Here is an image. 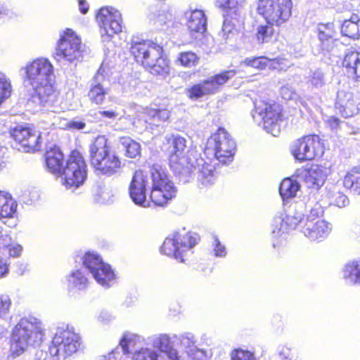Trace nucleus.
Returning a JSON list of instances; mask_svg holds the SVG:
<instances>
[{
    "label": "nucleus",
    "mask_w": 360,
    "mask_h": 360,
    "mask_svg": "<svg viewBox=\"0 0 360 360\" xmlns=\"http://www.w3.org/2000/svg\"><path fill=\"white\" fill-rule=\"evenodd\" d=\"M25 70V81L33 90V103L47 106L53 112H64L70 108V105L63 101L56 89L54 68L48 59L39 58L29 62Z\"/></svg>",
    "instance_id": "f257e3e1"
},
{
    "label": "nucleus",
    "mask_w": 360,
    "mask_h": 360,
    "mask_svg": "<svg viewBox=\"0 0 360 360\" xmlns=\"http://www.w3.org/2000/svg\"><path fill=\"white\" fill-rule=\"evenodd\" d=\"M169 140L172 143L169 165L176 175L186 182L196 172L198 179L202 185L207 186L214 184L216 176L213 165L205 162L202 158H191L188 152H186L187 141L184 137L172 136Z\"/></svg>",
    "instance_id": "f03ea898"
},
{
    "label": "nucleus",
    "mask_w": 360,
    "mask_h": 360,
    "mask_svg": "<svg viewBox=\"0 0 360 360\" xmlns=\"http://www.w3.org/2000/svg\"><path fill=\"white\" fill-rule=\"evenodd\" d=\"M91 165L101 174L112 176L120 172L122 161L105 135H98L89 145Z\"/></svg>",
    "instance_id": "7ed1b4c3"
},
{
    "label": "nucleus",
    "mask_w": 360,
    "mask_h": 360,
    "mask_svg": "<svg viewBox=\"0 0 360 360\" xmlns=\"http://www.w3.org/2000/svg\"><path fill=\"white\" fill-rule=\"evenodd\" d=\"M45 335L41 321L34 316L22 318L14 327L11 337V350L19 356L30 346H38Z\"/></svg>",
    "instance_id": "20e7f679"
},
{
    "label": "nucleus",
    "mask_w": 360,
    "mask_h": 360,
    "mask_svg": "<svg viewBox=\"0 0 360 360\" xmlns=\"http://www.w3.org/2000/svg\"><path fill=\"white\" fill-rule=\"evenodd\" d=\"M131 52L136 62L141 63L151 74L162 77L169 75V60L160 45L150 41H135L131 44Z\"/></svg>",
    "instance_id": "39448f33"
},
{
    "label": "nucleus",
    "mask_w": 360,
    "mask_h": 360,
    "mask_svg": "<svg viewBox=\"0 0 360 360\" xmlns=\"http://www.w3.org/2000/svg\"><path fill=\"white\" fill-rule=\"evenodd\" d=\"M150 179V198L155 205L164 206L176 195V188L165 169L160 165H155L151 167Z\"/></svg>",
    "instance_id": "423d86ee"
},
{
    "label": "nucleus",
    "mask_w": 360,
    "mask_h": 360,
    "mask_svg": "<svg viewBox=\"0 0 360 360\" xmlns=\"http://www.w3.org/2000/svg\"><path fill=\"white\" fill-rule=\"evenodd\" d=\"M291 0H257V11L267 24L281 27L292 15Z\"/></svg>",
    "instance_id": "0eeeda50"
},
{
    "label": "nucleus",
    "mask_w": 360,
    "mask_h": 360,
    "mask_svg": "<svg viewBox=\"0 0 360 360\" xmlns=\"http://www.w3.org/2000/svg\"><path fill=\"white\" fill-rule=\"evenodd\" d=\"M236 148V143L230 134L224 128H219L207 139L205 153L226 164L232 161Z\"/></svg>",
    "instance_id": "6e6552de"
},
{
    "label": "nucleus",
    "mask_w": 360,
    "mask_h": 360,
    "mask_svg": "<svg viewBox=\"0 0 360 360\" xmlns=\"http://www.w3.org/2000/svg\"><path fill=\"white\" fill-rule=\"evenodd\" d=\"M81 345L79 335L67 327L57 329L49 347L51 356L67 358L76 353Z\"/></svg>",
    "instance_id": "1a4fd4ad"
},
{
    "label": "nucleus",
    "mask_w": 360,
    "mask_h": 360,
    "mask_svg": "<svg viewBox=\"0 0 360 360\" xmlns=\"http://www.w3.org/2000/svg\"><path fill=\"white\" fill-rule=\"evenodd\" d=\"M197 243V238L185 229L170 234L165 240L161 252L184 262L186 253Z\"/></svg>",
    "instance_id": "9d476101"
},
{
    "label": "nucleus",
    "mask_w": 360,
    "mask_h": 360,
    "mask_svg": "<svg viewBox=\"0 0 360 360\" xmlns=\"http://www.w3.org/2000/svg\"><path fill=\"white\" fill-rule=\"evenodd\" d=\"M63 184L67 188H78L86 178V165L82 155L76 150L71 153L61 174Z\"/></svg>",
    "instance_id": "9b49d317"
},
{
    "label": "nucleus",
    "mask_w": 360,
    "mask_h": 360,
    "mask_svg": "<svg viewBox=\"0 0 360 360\" xmlns=\"http://www.w3.org/2000/svg\"><path fill=\"white\" fill-rule=\"evenodd\" d=\"M84 48L81 39L72 30L67 29L57 44L56 57L58 60L79 61L83 57Z\"/></svg>",
    "instance_id": "f8f14e48"
},
{
    "label": "nucleus",
    "mask_w": 360,
    "mask_h": 360,
    "mask_svg": "<svg viewBox=\"0 0 360 360\" xmlns=\"http://www.w3.org/2000/svg\"><path fill=\"white\" fill-rule=\"evenodd\" d=\"M302 205L291 207L285 212H278L271 224V234L274 238L283 237L289 230L295 229L298 225L301 227L304 224Z\"/></svg>",
    "instance_id": "ddd939ff"
},
{
    "label": "nucleus",
    "mask_w": 360,
    "mask_h": 360,
    "mask_svg": "<svg viewBox=\"0 0 360 360\" xmlns=\"http://www.w3.org/2000/svg\"><path fill=\"white\" fill-rule=\"evenodd\" d=\"M83 264L101 285L108 288L115 280V274L111 266L104 263L101 257L94 252H87L83 257Z\"/></svg>",
    "instance_id": "4468645a"
},
{
    "label": "nucleus",
    "mask_w": 360,
    "mask_h": 360,
    "mask_svg": "<svg viewBox=\"0 0 360 360\" xmlns=\"http://www.w3.org/2000/svg\"><path fill=\"white\" fill-rule=\"evenodd\" d=\"M256 114L262 119L263 127L267 133L274 136H278L283 121L281 110L278 105L269 104L261 101L256 102L255 112L252 114L254 119Z\"/></svg>",
    "instance_id": "2eb2a0df"
},
{
    "label": "nucleus",
    "mask_w": 360,
    "mask_h": 360,
    "mask_svg": "<svg viewBox=\"0 0 360 360\" xmlns=\"http://www.w3.org/2000/svg\"><path fill=\"white\" fill-rule=\"evenodd\" d=\"M291 152L296 160H311L323 153V146L319 136L309 135L294 141Z\"/></svg>",
    "instance_id": "dca6fc26"
},
{
    "label": "nucleus",
    "mask_w": 360,
    "mask_h": 360,
    "mask_svg": "<svg viewBox=\"0 0 360 360\" xmlns=\"http://www.w3.org/2000/svg\"><path fill=\"white\" fill-rule=\"evenodd\" d=\"M96 19L102 28L101 33L103 41L109 40V38L112 34L122 31V20L121 14L114 8H101L96 16Z\"/></svg>",
    "instance_id": "f3484780"
},
{
    "label": "nucleus",
    "mask_w": 360,
    "mask_h": 360,
    "mask_svg": "<svg viewBox=\"0 0 360 360\" xmlns=\"http://www.w3.org/2000/svg\"><path fill=\"white\" fill-rule=\"evenodd\" d=\"M235 75L236 72L234 70H228L210 77L188 89L189 97L198 99L203 96L214 94L220 86L233 77Z\"/></svg>",
    "instance_id": "a211bd4d"
},
{
    "label": "nucleus",
    "mask_w": 360,
    "mask_h": 360,
    "mask_svg": "<svg viewBox=\"0 0 360 360\" xmlns=\"http://www.w3.org/2000/svg\"><path fill=\"white\" fill-rule=\"evenodd\" d=\"M148 186V175L141 170L136 171L129 186V196L136 205L143 207L150 206V201L146 198V190Z\"/></svg>",
    "instance_id": "6ab92c4d"
},
{
    "label": "nucleus",
    "mask_w": 360,
    "mask_h": 360,
    "mask_svg": "<svg viewBox=\"0 0 360 360\" xmlns=\"http://www.w3.org/2000/svg\"><path fill=\"white\" fill-rule=\"evenodd\" d=\"M11 134L25 152L37 151L41 148L40 133L30 127L18 126L13 129Z\"/></svg>",
    "instance_id": "aec40b11"
},
{
    "label": "nucleus",
    "mask_w": 360,
    "mask_h": 360,
    "mask_svg": "<svg viewBox=\"0 0 360 360\" xmlns=\"http://www.w3.org/2000/svg\"><path fill=\"white\" fill-rule=\"evenodd\" d=\"M332 230V226L323 219L316 221H305L301 231L312 241L322 240L326 238Z\"/></svg>",
    "instance_id": "412c9836"
},
{
    "label": "nucleus",
    "mask_w": 360,
    "mask_h": 360,
    "mask_svg": "<svg viewBox=\"0 0 360 360\" xmlns=\"http://www.w3.org/2000/svg\"><path fill=\"white\" fill-rule=\"evenodd\" d=\"M330 173L329 167L313 165L304 172L302 178L308 188L319 189L324 184Z\"/></svg>",
    "instance_id": "4be33fe9"
},
{
    "label": "nucleus",
    "mask_w": 360,
    "mask_h": 360,
    "mask_svg": "<svg viewBox=\"0 0 360 360\" xmlns=\"http://www.w3.org/2000/svg\"><path fill=\"white\" fill-rule=\"evenodd\" d=\"M105 79V69L101 66L95 75L91 84L88 96L91 103L101 105L103 103L107 90L105 89L101 83Z\"/></svg>",
    "instance_id": "5701e85b"
},
{
    "label": "nucleus",
    "mask_w": 360,
    "mask_h": 360,
    "mask_svg": "<svg viewBox=\"0 0 360 360\" xmlns=\"http://www.w3.org/2000/svg\"><path fill=\"white\" fill-rule=\"evenodd\" d=\"M150 339L153 347L165 354V360H180L178 352L173 347L169 335L165 333L155 335Z\"/></svg>",
    "instance_id": "b1692460"
},
{
    "label": "nucleus",
    "mask_w": 360,
    "mask_h": 360,
    "mask_svg": "<svg viewBox=\"0 0 360 360\" xmlns=\"http://www.w3.org/2000/svg\"><path fill=\"white\" fill-rule=\"evenodd\" d=\"M318 37L323 50L330 51L335 41V30L333 23L319 24L317 26Z\"/></svg>",
    "instance_id": "393cba45"
},
{
    "label": "nucleus",
    "mask_w": 360,
    "mask_h": 360,
    "mask_svg": "<svg viewBox=\"0 0 360 360\" xmlns=\"http://www.w3.org/2000/svg\"><path fill=\"white\" fill-rule=\"evenodd\" d=\"M46 164L48 170L56 175H60L63 171V154L56 146L46 150Z\"/></svg>",
    "instance_id": "a878e982"
},
{
    "label": "nucleus",
    "mask_w": 360,
    "mask_h": 360,
    "mask_svg": "<svg viewBox=\"0 0 360 360\" xmlns=\"http://www.w3.org/2000/svg\"><path fill=\"white\" fill-rule=\"evenodd\" d=\"M187 26L191 32L204 33L207 30V18L202 10L186 11Z\"/></svg>",
    "instance_id": "bb28decb"
},
{
    "label": "nucleus",
    "mask_w": 360,
    "mask_h": 360,
    "mask_svg": "<svg viewBox=\"0 0 360 360\" xmlns=\"http://www.w3.org/2000/svg\"><path fill=\"white\" fill-rule=\"evenodd\" d=\"M336 107L340 109L342 115L346 117L353 116L358 111L355 102L352 99V95L349 92H338Z\"/></svg>",
    "instance_id": "cd10ccee"
},
{
    "label": "nucleus",
    "mask_w": 360,
    "mask_h": 360,
    "mask_svg": "<svg viewBox=\"0 0 360 360\" xmlns=\"http://www.w3.org/2000/svg\"><path fill=\"white\" fill-rule=\"evenodd\" d=\"M245 0H217L219 6L223 11V16L238 20L242 15L243 4Z\"/></svg>",
    "instance_id": "c85d7f7f"
},
{
    "label": "nucleus",
    "mask_w": 360,
    "mask_h": 360,
    "mask_svg": "<svg viewBox=\"0 0 360 360\" xmlns=\"http://www.w3.org/2000/svg\"><path fill=\"white\" fill-rule=\"evenodd\" d=\"M145 339L141 335L131 332H125L120 341V345L124 354H129L132 352H134L136 347L142 345Z\"/></svg>",
    "instance_id": "c756f323"
},
{
    "label": "nucleus",
    "mask_w": 360,
    "mask_h": 360,
    "mask_svg": "<svg viewBox=\"0 0 360 360\" xmlns=\"http://www.w3.org/2000/svg\"><path fill=\"white\" fill-rule=\"evenodd\" d=\"M342 65L347 69L348 73L360 78V52L347 50Z\"/></svg>",
    "instance_id": "7c9ffc66"
},
{
    "label": "nucleus",
    "mask_w": 360,
    "mask_h": 360,
    "mask_svg": "<svg viewBox=\"0 0 360 360\" xmlns=\"http://www.w3.org/2000/svg\"><path fill=\"white\" fill-rule=\"evenodd\" d=\"M17 203L11 195L0 191V218H12L15 214Z\"/></svg>",
    "instance_id": "2f4dec72"
},
{
    "label": "nucleus",
    "mask_w": 360,
    "mask_h": 360,
    "mask_svg": "<svg viewBox=\"0 0 360 360\" xmlns=\"http://www.w3.org/2000/svg\"><path fill=\"white\" fill-rule=\"evenodd\" d=\"M143 114L146 115V122L159 126L161 122H166L170 117V112L167 109H155L145 108Z\"/></svg>",
    "instance_id": "473e14b6"
},
{
    "label": "nucleus",
    "mask_w": 360,
    "mask_h": 360,
    "mask_svg": "<svg viewBox=\"0 0 360 360\" xmlns=\"http://www.w3.org/2000/svg\"><path fill=\"white\" fill-rule=\"evenodd\" d=\"M343 185L354 195H360V166L352 168L346 174Z\"/></svg>",
    "instance_id": "72a5a7b5"
},
{
    "label": "nucleus",
    "mask_w": 360,
    "mask_h": 360,
    "mask_svg": "<svg viewBox=\"0 0 360 360\" xmlns=\"http://www.w3.org/2000/svg\"><path fill=\"white\" fill-rule=\"evenodd\" d=\"M360 18L357 14H352L349 19L345 20L341 27L342 34L352 39L359 36Z\"/></svg>",
    "instance_id": "f704fd0d"
},
{
    "label": "nucleus",
    "mask_w": 360,
    "mask_h": 360,
    "mask_svg": "<svg viewBox=\"0 0 360 360\" xmlns=\"http://www.w3.org/2000/svg\"><path fill=\"white\" fill-rule=\"evenodd\" d=\"M68 288L72 290H83L89 284L87 277L82 269L72 271L67 277Z\"/></svg>",
    "instance_id": "c9c22d12"
},
{
    "label": "nucleus",
    "mask_w": 360,
    "mask_h": 360,
    "mask_svg": "<svg viewBox=\"0 0 360 360\" xmlns=\"http://www.w3.org/2000/svg\"><path fill=\"white\" fill-rule=\"evenodd\" d=\"M327 196L331 205L338 207H344L349 205V199L340 188L335 185H330L327 188Z\"/></svg>",
    "instance_id": "e433bc0d"
},
{
    "label": "nucleus",
    "mask_w": 360,
    "mask_h": 360,
    "mask_svg": "<svg viewBox=\"0 0 360 360\" xmlns=\"http://www.w3.org/2000/svg\"><path fill=\"white\" fill-rule=\"evenodd\" d=\"M343 277L349 283L360 284V260L347 264L343 271Z\"/></svg>",
    "instance_id": "4c0bfd02"
},
{
    "label": "nucleus",
    "mask_w": 360,
    "mask_h": 360,
    "mask_svg": "<svg viewBox=\"0 0 360 360\" xmlns=\"http://www.w3.org/2000/svg\"><path fill=\"white\" fill-rule=\"evenodd\" d=\"M300 188L299 184L290 178L283 180L280 184L279 193L283 200L294 198Z\"/></svg>",
    "instance_id": "58836bf2"
},
{
    "label": "nucleus",
    "mask_w": 360,
    "mask_h": 360,
    "mask_svg": "<svg viewBox=\"0 0 360 360\" xmlns=\"http://www.w3.org/2000/svg\"><path fill=\"white\" fill-rule=\"evenodd\" d=\"M327 77L323 70L319 68L311 71L307 79V85L312 90L321 89L327 83Z\"/></svg>",
    "instance_id": "ea45409f"
},
{
    "label": "nucleus",
    "mask_w": 360,
    "mask_h": 360,
    "mask_svg": "<svg viewBox=\"0 0 360 360\" xmlns=\"http://www.w3.org/2000/svg\"><path fill=\"white\" fill-rule=\"evenodd\" d=\"M120 143L125 149V154L130 158H135L141 154L140 144L129 137H122Z\"/></svg>",
    "instance_id": "a19ab883"
},
{
    "label": "nucleus",
    "mask_w": 360,
    "mask_h": 360,
    "mask_svg": "<svg viewBox=\"0 0 360 360\" xmlns=\"http://www.w3.org/2000/svg\"><path fill=\"white\" fill-rule=\"evenodd\" d=\"M274 26L266 23V25H261L257 27L256 38L258 43L264 44L271 41L274 33Z\"/></svg>",
    "instance_id": "79ce46f5"
},
{
    "label": "nucleus",
    "mask_w": 360,
    "mask_h": 360,
    "mask_svg": "<svg viewBox=\"0 0 360 360\" xmlns=\"http://www.w3.org/2000/svg\"><path fill=\"white\" fill-rule=\"evenodd\" d=\"M158 352L148 347H141L135 350L133 353L131 360H158Z\"/></svg>",
    "instance_id": "37998d69"
},
{
    "label": "nucleus",
    "mask_w": 360,
    "mask_h": 360,
    "mask_svg": "<svg viewBox=\"0 0 360 360\" xmlns=\"http://www.w3.org/2000/svg\"><path fill=\"white\" fill-rule=\"evenodd\" d=\"M177 60L181 65L187 68H191L198 64V58L195 53L191 51H186L180 53Z\"/></svg>",
    "instance_id": "c03bdc74"
},
{
    "label": "nucleus",
    "mask_w": 360,
    "mask_h": 360,
    "mask_svg": "<svg viewBox=\"0 0 360 360\" xmlns=\"http://www.w3.org/2000/svg\"><path fill=\"white\" fill-rule=\"evenodd\" d=\"M173 20V13L171 6L164 5L158 12L156 18V23L163 25Z\"/></svg>",
    "instance_id": "a18cd8bd"
},
{
    "label": "nucleus",
    "mask_w": 360,
    "mask_h": 360,
    "mask_svg": "<svg viewBox=\"0 0 360 360\" xmlns=\"http://www.w3.org/2000/svg\"><path fill=\"white\" fill-rule=\"evenodd\" d=\"M224 20L222 25L221 31L219 35L224 40H227L233 36V31L235 30V25L232 22L231 17L224 16Z\"/></svg>",
    "instance_id": "49530a36"
},
{
    "label": "nucleus",
    "mask_w": 360,
    "mask_h": 360,
    "mask_svg": "<svg viewBox=\"0 0 360 360\" xmlns=\"http://www.w3.org/2000/svg\"><path fill=\"white\" fill-rule=\"evenodd\" d=\"M11 84L7 77L0 72V104L11 94Z\"/></svg>",
    "instance_id": "de8ad7c7"
},
{
    "label": "nucleus",
    "mask_w": 360,
    "mask_h": 360,
    "mask_svg": "<svg viewBox=\"0 0 360 360\" xmlns=\"http://www.w3.org/2000/svg\"><path fill=\"white\" fill-rule=\"evenodd\" d=\"M309 208V214L307 216L305 221H316L321 219L323 214V209L321 205L317 202H309L307 205Z\"/></svg>",
    "instance_id": "09e8293b"
},
{
    "label": "nucleus",
    "mask_w": 360,
    "mask_h": 360,
    "mask_svg": "<svg viewBox=\"0 0 360 360\" xmlns=\"http://www.w3.org/2000/svg\"><path fill=\"white\" fill-rule=\"evenodd\" d=\"M243 63L248 66L252 67L258 70H262L267 66L269 63V58L263 56L247 58L244 60Z\"/></svg>",
    "instance_id": "8fccbe9b"
},
{
    "label": "nucleus",
    "mask_w": 360,
    "mask_h": 360,
    "mask_svg": "<svg viewBox=\"0 0 360 360\" xmlns=\"http://www.w3.org/2000/svg\"><path fill=\"white\" fill-rule=\"evenodd\" d=\"M96 195L97 201L101 203H108L113 197L111 189L105 186L99 188Z\"/></svg>",
    "instance_id": "3c124183"
},
{
    "label": "nucleus",
    "mask_w": 360,
    "mask_h": 360,
    "mask_svg": "<svg viewBox=\"0 0 360 360\" xmlns=\"http://www.w3.org/2000/svg\"><path fill=\"white\" fill-rule=\"evenodd\" d=\"M231 360H255L253 353L242 349H234L231 354Z\"/></svg>",
    "instance_id": "603ef678"
},
{
    "label": "nucleus",
    "mask_w": 360,
    "mask_h": 360,
    "mask_svg": "<svg viewBox=\"0 0 360 360\" xmlns=\"http://www.w3.org/2000/svg\"><path fill=\"white\" fill-rule=\"evenodd\" d=\"M6 238H0V247H6L11 257H16L20 255L22 248L19 244H7L4 242Z\"/></svg>",
    "instance_id": "864d4df0"
},
{
    "label": "nucleus",
    "mask_w": 360,
    "mask_h": 360,
    "mask_svg": "<svg viewBox=\"0 0 360 360\" xmlns=\"http://www.w3.org/2000/svg\"><path fill=\"white\" fill-rule=\"evenodd\" d=\"M180 343L185 349L193 352L195 348V340L193 335L186 333L182 335L180 338Z\"/></svg>",
    "instance_id": "5fc2aeb1"
},
{
    "label": "nucleus",
    "mask_w": 360,
    "mask_h": 360,
    "mask_svg": "<svg viewBox=\"0 0 360 360\" xmlns=\"http://www.w3.org/2000/svg\"><path fill=\"white\" fill-rule=\"evenodd\" d=\"M213 252L216 257H224L226 255V248L216 236H212Z\"/></svg>",
    "instance_id": "6e6d98bb"
},
{
    "label": "nucleus",
    "mask_w": 360,
    "mask_h": 360,
    "mask_svg": "<svg viewBox=\"0 0 360 360\" xmlns=\"http://www.w3.org/2000/svg\"><path fill=\"white\" fill-rule=\"evenodd\" d=\"M11 304L10 298L6 295H0V319L4 318L9 311Z\"/></svg>",
    "instance_id": "4d7b16f0"
},
{
    "label": "nucleus",
    "mask_w": 360,
    "mask_h": 360,
    "mask_svg": "<svg viewBox=\"0 0 360 360\" xmlns=\"http://www.w3.org/2000/svg\"><path fill=\"white\" fill-rule=\"evenodd\" d=\"M280 94L283 98L292 100L296 98L297 94L291 86L285 85L281 88Z\"/></svg>",
    "instance_id": "13d9d810"
},
{
    "label": "nucleus",
    "mask_w": 360,
    "mask_h": 360,
    "mask_svg": "<svg viewBox=\"0 0 360 360\" xmlns=\"http://www.w3.org/2000/svg\"><path fill=\"white\" fill-rule=\"evenodd\" d=\"M285 63L286 60L283 58H276L273 60L269 59V63L267 66L271 69L283 70L287 67Z\"/></svg>",
    "instance_id": "bf43d9fd"
},
{
    "label": "nucleus",
    "mask_w": 360,
    "mask_h": 360,
    "mask_svg": "<svg viewBox=\"0 0 360 360\" xmlns=\"http://www.w3.org/2000/svg\"><path fill=\"white\" fill-rule=\"evenodd\" d=\"M52 124L59 129H67L68 128V120L58 114L53 116Z\"/></svg>",
    "instance_id": "052dcab7"
},
{
    "label": "nucleus",
    "mask_w": 360,
    "mask_h": 360,
    "mask_svg": "<svg viewBox=\"0 0 360 360\" xmlns=\"http://www.w3.org/2000/svg\"><path fill=\"white\" fill-rule=\"evenodd\" d=\"M86 126L85 122L80 120H68V129H83Z\"/></svg>",
    "instance_id": "680f3d73"
},
{
    "label": "nucleus",
    "mask_w": 360,
    "mask_h": 360,
    "mask_svg": "<svg viewBox=\"0 0 360 360\" xmlns=\"http://www.w3.org/2000/svg\"><path fill=\"white\" fill-rule=\"evenodd\" d=\"M8 272V264L6 260L0 257V278L5 276Z\"/></svg>",
    "instance_id": "e2e57ef3"
},
{
    "label": "nucleus",
    "mask_w": 360,
    "mask_h": 360,
    "mask_svg": "<svg viewBox=\"0 0 360 360\" xmlns=\"http://www.w3.org/2000/svg\"><path fill=\"white\" fill-rule=\"evenodd\" d=\"M98 113L101 116L109 118V119H115L119 115V113L115 110H101V111H99Z\"/></svg>",
    "instance_id": "0e129e2a"
},
{
    "label": "nucleus",
    "mask_w": 360,
    "mask_h": 360,
    "mask_svg": "<svg viewBox=\"0 0 360 360\" xmlns=\"http://www.w3.org/2000/svg\"><path fill=\"white\" fill-rule=\"evenodd\" d=\"M326 122L329 124V126L332 129H335L338 127L340 120H339V119H338L335 117H329L327 119Z\"/></svg>",
    "instance_id": "69168bd1"
},
{
    "label": "nucleus",
    "mask_w": 360,
    "mask_h": 360,
    "mask_svg": "<svg viewBox=\"0 0 360 360\" xmlns=\"http://www.w3.org/2000/svg\"><path fill=\"white\" fill-rule=\"evenodd\" d=\"M79 8L82 13L85 14L89 10V6L85 1L80 0L79 1Z\"/></svg>",
    "instance_id": "338daca9"
},
{
    "label": "nucleus",
    "mask_w": 360,
    "mask_h": 360,
    "mask_svg": "<svg viewBox=\"0 0 360 360\" xmlns=\"http://www.w3.org/2000/svg\"><path fill=\"white\" fill-rule=\"evenodd\" d=\"M8 13H9V10L7 8V7L4 4H3L0 2V20L2 18L8 15Z\"/></svg>",
    "instance_id": "774afa93"
}]
</instances>
